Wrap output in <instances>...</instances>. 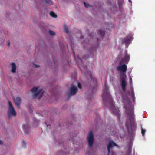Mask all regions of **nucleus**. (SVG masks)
Here are the masks:
<instances>
[{
	"label": "nucleus",
	"mask_w": 155,
	"mask_h": 155,
	"mask_svg": "<svg viewBox=\"0 0 155 155\" xmlns=\"http://www.w3.org/2000/svg\"><path fill=\"white\" fill-rule=\"evenodd\" d=\"M116 69L118 71L122 72L120 74L121 86L122 90L124 91H125L126 87V79L127 77L124 73L127 71V66L125 64H120V63L119 65L117 67Z\"/></svg>",
	"instance_id": "f257e3e1"
},
{
	"label": "nucleus",
	"mask_w": 155,
	"mask_h": 155,
	"mask_svg": "<svg viewBox=\"0 0 155 155\" xmlns=\"http://www.w3.org/2000/svg\"><path fill=\"white\" fill-rule=\"evenodd\" d=\"M127 114L128 121L130 123L131 130L132 132H133L136 130V125L133 110L131 109L127 110Z\"/></svg>",
	"instance_id": "f03ea898"
},
{
	"label": "nucleus",
	"mask_w": 155,
	"mask_h": 155,
	"mask_svg": "<svg viewBox=\"0 0 155 155\" xmlns=\"http://www.w3.org/2000/svg\"><path fill=\"white\" fill-rule=\"evenodd\" d=\"M102 97L104 104H106L108 100H109L110 101L112 102L111 96L110 94V92L108 91V87L106 84H105L104 85Z\"/></svg>",
	"instance_id": "7ed1b4c3"
},
{
	"label": "nucleus",
	"mask_w": 155,
	"mask_h": 155,
	"mask_svg": "<svg viewBox=\"0 0 155 155\" xmlns=\"http://www.w3.org/2000/svg\"><path fill=\"white\" fill-rule=\"evenodd\" d=\"M81 70L82 73L85 75L88 78V79H90L92 81L93 83L96 84L97 87L96 79L92 76L91 71L87 70V67L85 66L83 68H81Z\"/></svg>",
	"instance_id": "20e7f679"
},
{
	"label": "nucleus",
	"mask_w": 155,
	"mask_h": 155,
	"mask_svg": "<svg viewBox=\"0 0 155 155\" xmlns=\"http://www.w3.org/2000/svg\"><path fill=\"white\" fill-rule=\"evenodd\" d=\"M8 104L9 107L7 114L8 117H10L11 116H16V111L10 101H8Z\"/></svg>",
	"instance_id": "39448f33"
},
{
	"label": "nucleus",
	"mask_w": 155,
	"mask_h": 155,
	"mask_svg": "<svg viewBox=\"0 0 155 155\" xmlns=\"http://www.w3.org/2000/svg\"><path fill=\"white\" fill-rule=\"evenodd\" d=\"M87 138L88 140L89 146L91 147L93 145L94 140L93 134L92 132L90 131L89 132Z\"/></svg>",
	"instance_id": "423d86ee"
},
{
	"label": "nucleus",
	"mask_w": 155,
	"mask_h": 155,
	"mask_svg": "<svg viewBox=\"0 0 155 155\" xmlns=\"http://www.w3.org/2000/svg\"><path fill=\"white\" fill-rule=\"evenodd\" d=\"M77 87L74 86L73 84H72L70 89V92L68 95V97L69 98L71 96L75 95L77 91Z\"/></svg>",
	"instance_id": "0eeeda50"
},
{
	"label": "nucleus",
	"mask_w": 155,
	"mask_h": 155,
	"mask_svg": "<svg viewBox=\"0 0 155 155\" xmlns=\"http://www.w3.org/2000/svg\"><path fill=\"white\" fill-rule=\"evenodd\" d=\"M38 87H35L31 90L32 92L35 93L33 95L34 97H36L38 94L41 93L42 91V89H40L38 90Z\"/></svg>",
	"instance_id": "6e6552de"
},
{
	"label": "nucleus",
	"mask_w": 155,
	"mask_h": 155,
	"mask_svg": "<svg viewBox=\"0 0 155 155\" xmlns=\"http://www.w3.org/2000/svg\"><path fill=\"white\" fill-rule=\"evenodd\" d=\"M130 59V56L127 54L121 60L120 62V64H128Z\"/></svg>",
	"instance_id": "1a4fd4ad"
},
{
	"label": "nucleus",
	"mask_w": 155,
	"mask_h": 155,
	"mask_svg": "<svg viewBox=\"0 0 155 155\" xmlns=\"http://www.w3.org/2000/svg\"><path fill=\"white\" fill-rule=\"evenodd\" d=\"M110 108L112 109L115 115L117 116V119H119L120 117L119 109L117 107L116 108L113 105H112V106H111Z\"/></svg>",
	"instance_id": "9d476101"
},
{
	"label": "nucleus",
	"mask_w": 155,
	"mask_h": 155,
	"mask_svg": "<svg viewBox=\"0 0 155 155\" xmlns=\"http://www.w3.org/2000/svg\"><path fill=\"white\" fill-rule=\"evenodd\" d=\"M117 146V144L113 141H111L109 142L107 145V150L109 155H110V149H112L113 147Z\"/></svg>",
	"instance_id": "9b49d317"
},
{
	"label": "nucleus",
	"mask_w": 155,
	"mask_h": 155,
	"mask_svg": "<svg viewBox=\"0 0 155 155\" xmlns=\"http://www.w3.org/2000/svg\"><path fill=\"white\" fill-rule=\"evenodd\" d=\"M14 100L16 107L18 108H20L19 105L21 102V98L19 97H17L15 99L14 98Z\"/></svg>",
	"instance_id": "f8f14e48"
},
{
	"label": "nucleus",
	"mask_w": 155,
	"mask_h": 155,
	"mask_svg": "<svg viewBox=\"0 0 155 155\" xmlns=\"http://www.w3.org/2000/svg\"><path fill=\"white\" fill-rule=\"evenodd\" d=\"M130 36H127L124 38L122 41V44H125L126 45H127L130 41L131 40Z\"/></svg>",
	"instance_id": "ddd939ff"
},
{
	"label": "nucleus",
	"mask_w": 155,
	"mask_h": 155,
	"mask_svg": "<svg viewBox=\"0 0 155 155\" xmlns=\"http://www.w3.org/2000/svg\"><path fill=\"white\" fill-rule=\"evenodd\" d=\"M132 147L130 145H129L127 147V151L126 153V155H130L131 153Z\"/></svg>",
	"instance_id": "4468645a"
},
{
	"label": "nucleus",
	"mask_w": 155,
	"mask_h": 155,
	"mask_svg": "<svg viewBox=\"0 0 155 155\" xmlns=\"http://www.w3.org/2000/svg\"><path fill=\"white\" fill-rule=\"evenodd\" d=\"M12 67V71L13 73H15L16 72V66L15 63H12L11 64Z\"/></svg>",
	"instance_id": "2eb2a0df"
},
{
	"label": "nucleus",
	"mask_w": 155,
	"mask_h": 155,
	"mask_svg": "<svg viewBox=\"0 0 155 155\" xmlns=\"http://www.w3.org/2000/svg\"><path fill=\"white\" fill-rule=\"evenodd\" d=\"M75 59L77 63H79L80 64H82V60L79 57H77L75 56Z\"/></svg>",
	"instance_id": "dca6fc26"
},
{
	"label": "nucleus",
	"mask_w": 155,
	"mask_h": 155,
	"mask_svg": "<svg viewBox=\"0 0 155 155\" xmlns=\"http://www.w3.org/2000/svg\"><path fill=\"white\" fill-rule=\"evenodd\" d=\"M99 33L101 35V37L102 38L105 34V32L102 30H100L99 31Z\"/></svg>",
	"instance_id": "f3484780"
},
{
	"label": "nucleus",
	"mask_w": 155,
	"mask_h": 155,
	"mask_svg": "<svg viewBox=\"0 0 155 155\" xmlns=\"http://www.w3.org/2000/svg\"><path fill=\"white\" fill-rule=\"evenodd\" d=\"M23 128L24 129V131L26 132V131L27 130H28L29 129V127L28 126L26 125L25 124H24L22 126Z\"/></svg>",
	"instance_id": "a211bd4d"
},
{
	"label": "nucleus",
	"mask_w": 155,
	"mask_h": 155,
	"mask_svg": "<svg viewBox=\"0 0 155 155\" xmlns=\"http://www.w3.org/2000/svg\"><path fill=\"white\" fill-rule=\"evenodd\" d=\"M50 15L51 17L54 18H56L57 17V15L53 12L51 11L50 12Z\"/></svg>",
	"instance_id": "6ab92c4d"
},
{
	"label": "nucleus",
	"mask_w": 155,
	"mask_h": 155,
	"mask_svg": "<svg viewBox=\"0 0 155 155\" xmlns=\"http://www.w3.org/2000/svg\"><path fill=\"white\" fill-rule=\"evenodd\" d=\"M64 28L65 32L66 33H69V31L68 27L66 25H64Z\"/></svg>",
	"instance_id": "aec40b11"
},
{
	"label": "nucleus",
	"mask_w": 155,
	"mask_h": 155,
	"mask_svg": "<svg viewBox=\"0 0 155 155\" xmlns=\"http://www.w3.org/2000/svg\"><path fill=\"white\" fill-rule=\"evenodd\" d=\"M45 2V3L51 5V2L50 0H44Z\"/></svg>",
	"instance_id": "412c9836"
},
{
	"label": "nucleus",
	"mask_w": 155,
	"mask_h": 155,
	"mask_svg": "<svg viewBox=\"0 0 155 155\" xmlns=\"http://www.w3.org/2000/svg\"><path fill=\"white\" fill-rule=\"evenodd\" d=\"M131 97L133 101H134L135 99V97L133 91H132L131 92Z\"/></svg>",
	"instance_id": "4be33fe9"
},
{
	"label": "nucleus",
	"mask_w": 155,
	"mask_h": 155,
	"mask_svg": "<svg viewBox=\"0 0 155 155\" xmlns=\"http://www.w3.org/2000/svg\"><path fill=\"white\" fill-rule=\"evenodd\" d=\"M48 32L49 33V34L51 35H54L55 34L54 32L51 30H49L48 31Z\"/></svg>",
	"instance_id": "5701e85b"
},
{
	"label": "nucleus",
	"mask_w": 155,
	"mask_h": 155,
	"mask_svg": "<svg viewBox=\"0 0 155 155\" xmlns=\"http://www.w3.org/2000/svg\"><path fill=\"white\" fill-rule=\"evenodd\" d=\"M83 3L84 6L86 8H88L90 6V5H89L88 4L86 3L85 2H84Z\"/></svg>",
	"instance_id": "b1692460"
},
{
	"label": "nucleus",
	"mask_w": 155,
	"mask_h": 155,
	"mask_svg": "<svg viewBox=\"0 0 155 155\" xmlns=\"http://www.w3.org/2000/svg\"><path fill=\"white\" fill-rule=\"evenodd\" d=\"M145 131H146L145 130L143 129V128H142L141 133L143 135L144 134Z\"/></svg>",
	"instance_id": "393cba45"
},
{
	"label": "nucleus",
	"mask_w": 155,
	"mask_h": 155,
	"mask_svg": "<svg viewBox=\"0 0 155 155\" xmlns=\"http://www.w3.org/2000/svg\"><path fill=\"white\" fill-rule=\"evenodd\" d=\"M78 87L80 89H81L82 88V86L80 83L78 84Z\"/></svg>",
	"instance_id": "a878e982"
},
{
	"label": "nucleus",
	"mask_w": 155,
	"mask_h": 155,
	"mask_svg": "<svg viewBox=\"0 0 155 155\" xmlns=\"http://www.w3.org/2000/svg\"><path fill=\"white\" fill-rule=\"evenodd\" d=\"M7 45L8 46H10V42L9 40L7 41Z\"/></svg>",
	"instance_id": "bb28decb"
},
{
	"label": "nucleus",
	"mask_w": 155,
	"mask_h": 155,
	"mask_svg": "<svg viewBox=\"0 0 155 155\" xmlns=\"http://www.w3.org/2000/svg\"><path fill=\"white\" fill-rule=\"evenodd\" d=\"M83 58V59L86 60L87 58H88V55H86L84 56Z\"/></svg>",
	"instance_id": "cd10ccee"
},
{
	"label": "nucleus",
	"mask_w": 155,
	"mask_h": 155,
	"mask_svg": "<svg viewBox=\"0 0 155 155\" xmlns=\"http://www.w3.org/2000/svg\"><path fill=\"white\" fill-rule=\"evenodd\" d=\"M33 66H34V67L35 68H38L39 67V66L36 65L35 64H33Z\"/></svg>",
	"instance_id": "c85d7f7f"
},
{
	"label": "nucleus",
	"mask_w": 155,
	"mask_h": 155,
	"mask_svg": "<svg viewBox=\"0 0 155 155\" xmlns=\"http://www.w3.org/2000/svg\"><path fill=\"white\" fill-rule=\"evenodd\" d=\"M22 143L23 145H25V141L24 140H22Z\"/></svg>",
	"instance_id": "c756f323"
},
{
	"label": "nucleus",
	"mask_w": 155,
	"mask_h": 155,
	"mask_svg": "<svg viewBox=\"0 0 155 155\" xmlns=\"http://www.w3.org/2000/svg\"><path fill=\"white\" fill-rule=\"evenodd\" d=\"M43 95V92H42L41 93V94L39 96L38 99H40V98H41V97H42Z\"/></svg>",
	"instance_id": "7c9ffc66"
},
{
	"label": "nucleus",
	"mask_w": 155,
	"mask_h": 155,
	"mask_svg": "<svg viewBox=\"0 0 155 155\" xmlns=\"http://www.w3.org/2000/svg\"><path fill=\"white\" fill-rule=\"evenodd\" d=\"M2 143L3 142L2 141H0V145H2Z\"/></svg>",
	"instance_id": "2f4dec72"
},
{
	"label": "nucleus",
	"mask_w": 155,
	"mask_h": 155,
	"mask_svg": "<svg viewBox=\"0 0 155 155\" xmlns=\"http://www.w3.org/2000/svg\"><path fill=\"white\" fill-rule=\"evenodd\" d=\"M114 152H112V154H111V155H114Z\"/></svg>",
	"instance_id": "473e14b6"
},
{
	"label": "nucleus",
	"mask_w": 155,
	"mask_h": 155,
	"mask_svg": "<svg viewBox=\"0 0 155 155\" xmlns=\"http://www.w3.org/2000/svg\"><path fill=\"white\" fill-rule=\"evenodd\" d=\"M130 80L131 82H132V79L131 78H130Z\"/></svg>",
	"instance_id": "72a5a7b5"
},
{
	"label": "nucleus",
	"mask_w": 155,
	"mask_h": 155,
	"mask_svg": "<svg viewBox=\"0 0 155 155\" xmlns=\"http://www.w3.org/2000/svg\"><path fill=\"white\" fill-rule=\"evenodd\" d=\"M60 152H61V153H62V151H60ZM64 155V153H62V155Z\"/></svg>",
	"instance_id": "f704fd0d"
},
{
	"label": "nucleus",
	"mask_w": 155,
	"mask_h": 155,
	"mask_svg": "<svg viewBox=\"0 0 155 155\" xmlns=\"http://www.w3.org/2000/svg\"><path fill=\"white\" fill-rule=\"evenodd\" d=\"M95 90V91H96L97 89L96 88H94V89L93 90Z\"/></svg>",
	"instance_id": "c9c22d12"
},
{
	"label": "nucleus",
	"mask_w": 155,
	"mask_h": 155,
	"mask_svg": "<svg viewBox=\"0 0 155 155\" xmlns=\"http://www.w3.org/2000/svg\"><path fill=\"white\" fill-rule=\"evenodd\" d=\"M129 0V2H132L131 1V0Z\"/></svg>",
	"instance_id": "e433bc0d"
},
{
	"label": "nucleus",
	"mask_w": 155,
	"mask_h": 155,
	"mask_svg": "<svg viewBox=\"0 0 155 155\" xmlns=\"http://www.w3.org/2000/svg\"><path fill=\"white\" fill-rule=\"evenodd\" d=\"M80 38L81 39H82V38H83L82 37V36H81V37H80Z\"/></svg>",
	"instance_id": "4c0bfd02"
},
{
	"label": "nucleus",
	"mask_w": 155,
	"mask_h": 155,
	"mask_svg": "<svg viewBox=\"0 0 155 155\" xmlns=\"http://www.w3.org/2000/svg\"><path fill=\"white\" fill-rule=\"evenodd\" d=\"M100 41L99 39L97 38V41Z\"/></svg>",
	"instance_id": "58836bf2"
},
{
	"label": "nucleus",
	"mask_w": 155,
	"mask_h": 155,
	"mask_svg": "<svg viewBox=\"0 0 155 155\" xmlns=\"http://www.w3.org/2000/svg\"><path fill=\"white\" fill-rule=\"evenodd\" d=\"M126 126L127 127H128V126L127 125V124H126Z\"/></svg>",
	"instance_id": "ea45409f"
},
{
	"label": "nucleus",
	"mask_w": 155,
	"mask_h": 155,
	"mask_svg": "<svg viewBox=\"0 0 155 155\" xmlns=\"http://www.w3.org/2000/svg\"><path fill=\"white\" fill-rule=\"evenodd\" d=\"M110 32V31L109 30H108Z\"/></svg>",
	"instance_id": "a19ab883"
}]
</instances>
